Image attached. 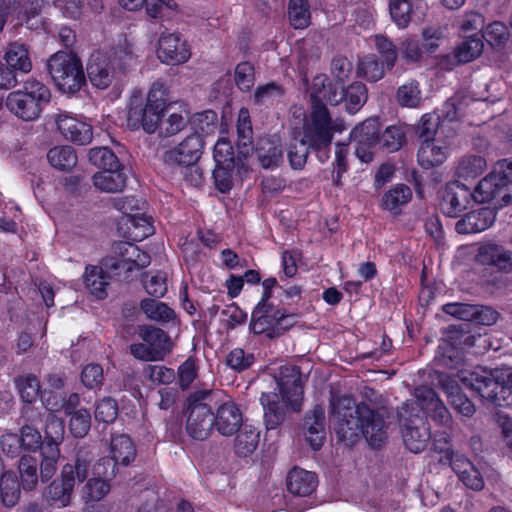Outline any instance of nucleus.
<instances>
[{"label": "nucleus", "mask_w": 512, "mask_h": 512, "mask_svg": "<svg viewBox=\"0 0 512 512\" xmlns=\"http://www.w3.org/2000/svg\"><path fill=\"white\" fill-rule=\"evenodd\" d=\"M335 431L341 441L354 443L359 434L373 448H379L387 439L386 411L373 410L367 404H355L348 396L335 397L330 401Z\"/></svg>", "instance_id": "f257e3e1"}, {"label": "nucleus", "mask_w": 512, "mask_h": 512, "mask_svg": "<svg viewBox=\"0 0 512 512\" xmlns=\"http://www.w3.org/2000/svg\"><path fill=\"white\" fill-rule=\"evenodd\" d=\"M281 398L276 393H263L260 397L264 409L267 429H275L285 419L286 408L297 409L303 395L300 369L295 365H284L275 377Z\"/></svg>", "instance_id": "f03ea898"}, {"label": "nucleus", "mask_w": 512, "mask_h": 512, "mask_svg": "<svg viewBox=\"0 0 512 512\" xmlns=\"http://www.w3.org/2000/svg\"><path fill=\"white\" fill-rule=\"evenodd\" d=\"M459 377L466 387L495 406H508L512 402V367L495 370L479 368L472 372H462Z\"/></svg>", "instance_id": "7ed1b4c3"}, {"label": "nucleus", "mask_w": 512, "mask_h": 512, "mask_svg": "<svg viewBox=\"0 0 512 512\" xmlns=\"http://www.w3.org/2000/svg\"><path fill=\"white\" fill-rule=\"evenodd\" d=\"M167 102L166 87L162 82H154L145 104L141 98L132 97L127 115L128 126L133 130L142 128L148 134L154 133L160 125Z\"/></svg>", "instance_id": "20e7f679"}, {"label": "nucleus", "mask_w": 512, "mask_h": 512, "mask_svg": "<svg viewBox=\"0 0 512 512\" xmlns=\"http://www.w3.org/2000/svg\"><path fill=\"white\" fill-rule=\"evenodd\" d=\"M93 459L94 454L88 447H79L73 461L63 466L61 479L49 485L48 499L57 507L68 506L76 482L81 483L87 479Z\"/></svg>", "instance_id": "39448f33"}, {"label": "nucleus", "mask_w": 512, "mask_h": 512, "mask_svg": "<svg viewBox=\"0 0 512 512\" xmlns=\"http://www.w3.org/2000/svg\"><path fill=\"white\" fill-rule=\"evenodd\" d=\"M50 98L49 88L31 78L23 83L21 89L9 93L5 104L8 110L19 119L33 121L40 116L43 105L47 104Z\"/></svg>", "instance_id": "423d86ee"}, {"label": "nucleus", "mask_w": 512, "mask_h": 512, "mask_svg": "<svg viewBox=\"0 0 512 512\" xmlns=\"http://www.w3.org/2000/svg\"><path fill=\"white\" fill-rule=\"evenodd\" d=\"M46 68L56 87L63 93L74 94L86 82L82 62L71 52L54 53L48 59Z\"/></svg>", "instance_id": "0eeeda50"}, {"label": "nucleus", "mask_w": 512, "mask_h": 512, "mask_svg": "<svg viewBox=\"0 0 512 512\" xmlns=\"http://www.w3.org/2000/svg\"><path fill=\"white\" fill-rule=\"evenodd\" d=\"M212 391L199 390L187 399V419L185 430L188 436L197 441L207 439L214 427V413L211 408Z\"/></svg>", "instance_id": "6e6552de"}, {"label": "nucleus", "mask_w": 512, "mask_h": 512, "mask_svg": "<svg viewBox=\"0 0 512 512\" xmlns=\"http://www.w3.org/2000/svg\"><path fill=\"white\" fill-rule=\"evenodd\" d=\"M343 130V122L333 120L327 107H316L304 121L302 138L311 149L321 150L330 146L335 132Z\"/></svg>", "instance_id": "1a4fd4ad"}, {"label": "nucleus", "mask_w": 512, "mask_h": 512, "mask_svg": "<svg viewBox=\"0 0 512 512\" xmlns=\"http://www.w3.org/2000/svg\"><path fill=\"white\" fill-rule=\"evenodd\" d=\"M417 405L405 402L398 410L399 423L403 444L412 453H420L426 449L431 440V432L424 417L415 414Z\"/></svg>", "instance_id": "9d476101"}, {"label": "nucleus", "mask_w": 512, "mask_h": 512, "mask_svg": "<svg viewBox=\"0 0 512 512\" xmlns=\"http://www.w3.org/2000/svg\"><path fill=\"white\" fill-rule=\"evenodd\" d=\"M294 318L293 314H286L271 301H259L251 314L250 329L254 334H281L293 325Z\"/></svg>", "instance_id": "9b49d317"}, {"label": "nucleus", "mask_w": 512, "mask_h": 512, "mask_svg": "<svg viewBox=\"0 0 512 512\" xmlns=\"http://www.w3.org/2000/svg\"><path fill=\"white\" fill-rule=\"evenodd\" d=\"M418 411L415 414L420 415V410L427 413L437 424L449 426L452 422V416L444 402L438 397L437 393L427 386H420L414 392Z\"/></svg>", "instance_id": "f8f14e48"}, {"label": "nucleus", "mask_w": 512, "mask_h": 512, "mask_svg": "<svg viewBox=\"0 0 512 512\" xmlns=\"http://www.w3.org/2000/svg\"><path fill=\"white\" fill-rule=\"evenodd\" d=\"M472 193L475 202H493L495 208L512 203L509 185L500 182L497 174L493 172L483 178Z\"/></svg>", "instance_id": "ddd939ff"}, {"label": "nucleus", "mask_w": 512, "mask_h": 512, "mask_svg": "<svg viewBox=\"0 0 512 512\" xmlns=\"http://www.w3.org/2000/svg\"><path fill=\"white\" fill-rule=\"evenodd\" d=\"M203 146L202 136L198 133L191 134L177 146L165 152L164 162L168 165H194L201 157Z\"/></svg>", "instance_id": "4468645a"}, {"label": "nucleus", "mask_w": 512, "mask_h": 512, "mask_svg": "<svg viewBox=\"0 0 512 512\" xmlns=\"http://www.w3.org/2000/svg\"><path fill=\"white\" fill-rule=\"evenodd\" d=\"M474 201L473 193L466 185L453 181L446 185L440 203L441 211L448 217L456 218Z\"/></svg>", "instance_id": "2eb2a0df"}, {"label": "nucleus", "mask_w": 512, "mask_h": 512, "mask_svg": "<svg viewBox=\"0 0 512 512\" xmlns=\"http://www.w3.org/2000/svg\"><path fill=\"white\" fill-rule=\"evenodd\" d=\"M465 372L459 371L456 376L439 373L438 382L451 406L464 417H472L476 411L473 402L461 391L458 380L462 382L459 375Z\"/></svg>", "instance_id": "dca6fc26"}, {"label": "nucleus", "mask_w": 512, "mask_h": 512, "mask_svg": "<svg viewBox=\"0 0 512 512\" xmlns=\"http://www.w3.org/2000/svg\"><path fill=\"white\" fill-rule=\"evenodd\" d=\"M344 89L332 83L326 74H318L313 78L310 100L311 108L336 106L343 101Z\"/></svg>", "instance_id": "f3484780"}, {"label": "nucleus", "mask_w": 512, "mask_h": 512, "mask_svg": "<svg viewBox=\"0 0 512 512\" xmlns=\"http://www.w3.org/2000/svg\"><path fill=\"white\" fill-rule=\"evenodd\" d=\"M157 53L162 62L171 65L185 63L191 55L179 33H162L158 41Z\"/></svg>", "instance_id": "a211bd4d"}, {"label": "nucleus", "mask_w": 512, "mask_h": 512, "mask_svg": "<svg viewBox=\"0 0 512 512\" xmlns=\"http://www.w3.org/2000/svg\"><path fill=\"white\" fill-rule=\"evenodd\" d=\"M86 70L91 84L98 89H106L119 75L113 61L101 52L90 56Z\"/></svg>", "instance_id": "6ab92c4d"}, {"label": "nucleus", "mask_w": 512, "mask_h": 512, "mask_svg": "<svg viewBox=\"0 0 512 512\" xmlns=\"http://www.w3.org/2000/svg\"><path fill=\"white\" fill-rule=\"evenodd\" d=\"M483 47L482 38L478 34L465 36L451 54L441 59V65L452 69L454 66L471 62L481 55Z\"/></svg>", "instance_id": "aec40b11"}, {"label": "nucleus", "mask_w": 512, "mask_h": 512, "mask_svg": "<svg viewBox=\"0 0 512 512\" xmlns=\"http://www.w3.org/2000/svg\"><path fill=\"white\" fill-rule=\"evenodd\" d=\"M56 124L64 138L73 143L86 145L92 139L91 126L67 113H59L56 117Z\"/></svg>", "instance_id": "412c9836"}, {"label": "nucleus", "mask_w": 512, "mask_h": 512, "mask_svg": "<svg viewBox=\"0 0 512 512\" xmlns=\"http://www.w3.org/2000/svg\"><path fill=\"white\" fill-rule=\"evenodd\" d=\"M244 424L242 412L233 402L221 404L214 414V427L223 436L234 435Z\"/></svg>", "instance_id": "4be33fe9"}, {"label": "nucleus", "mask_w": 512, "mask_h": 512, "mask_svg": "<svg viewBox=\"0 0 512 512\" xmlns=\"http://www.w3.org/2000/svg\"><path fill=\"white\" fill-rule=\"evenodd\" d=\"M496 213L493 209L483 207L467 213L456 222L455 229L459 234L480 233L488 229L495 221Z\"/></svg>", "instance_id": "5701e85b"}, {"label": "nucleus", "mask_w": 512, "mask_h": 512, "mask_svg": "<svg viewBox=\"0 0 512 512\" xmlns=\"http://www.w3.org/2000/svg\"><path fill=\"white\" fill-rule=\"evenodd\" d=\"M304 434L314 450L320 449L325 439V410L316 405L304 418Z\"/></svg>", "instance_id": "b1692460"}, {"label": "nucleus", "mask_w": 512, "mask_h": 512, "mask_svg": "<svg viewBox=\"0 0 512 512\" xmlns=\"http://www.w3.org/2000/svg\"><path fill=\"white\" fill-rule=\"evenodd\" d=\"M318 478L313 472L293 468L287 475V490L296 496H308L317 487Z\"/></svg>", "instance_id": "393cba45"}, {"label": "nucleus", "mask_w": 512, "mask_h": 512, "mask_svg": "<svg viewBox=\"0 0 512 512\" xmlns=\"http://www.w3.org/2000/svg\"><path fill=\"white\" fill-rule=\"evenodd\" d=\"M448 155V147L438 140L421 141L417 158L418 163L425 169L442 164Z\"/></svg>", "instance_id": "a878e982"}, {"label": "nucleus", "mask_w": 512, "mask_h": 512, "mask_svg": "<svg viewBox=\"0 0 512 512\" xmlns=\"http://www.w3.org/2000/svg\"><path fill=\"white\" fill-rule=\"evenodd\" d=\"M138 335L153 352L157 361L163 360L169 353V338L164 330L153 326H142L139 329Z\"/></svg>", "instance_id": "bb28decb"}, {"label": "nucleus", "mask_w": 512, "mask_h": 512, "mask_svg": "<svg viewBox=\"0 0 512 512\" xmlns=\"http://www.w3.org/2000/svg\"><path fill=\"white\" fill-rule=\"evenodd\" d=\"M126 180V175L121 166L101 170L93 176L94 186L100 191L108 193L122 191L126 186Z\"/></svg>", "instance_id": "cd10ccee"}, {"label": "nucleus", "mask_w": 512, "mask_h": 512, "mask_svg": "<svg viewBox=\"0 0 512 512\" xmlns=\"http://www.w3.org/2000/svg\"><path fill=\"white\" fill-rule=\"evenodd\" d=\"M256 155L263 168H275L283 159L282 146L278 140L261 139L256 146Z\"/></svg>", "instance_id": "c85d7f7f"}, {"label": "nucleus", "mask_w": 512, "mask_h": 512, "mask_svg": "<svg viewBox=\"0 0 512 512\" xmlns=\"http://www.w3.org/2000/svg\"><path fill=\"white\" fill-rule=\"evenodd\" d=\"M234 439L233 448L235 453L240 457L251 455L257 448L260 432L251 424H244L237 432Z\"/></svg>", "instance_id": "c756f323"}, {"label": "nucleus", "mask_w": 512, "mask_h": 512, "mask_svg": "<svg viewBox=\"0 0 512 512\" xmlns=\"http://www.w3.org/2000/svg\"><path fill=\"white\" fill-rule=\"evenodd\" d=\"M412 198L410 187L405 184H397L384 193L381 207L393 215H398L401 208L408 204Z\"/></svg>", "instance_id": "7c9ffc66"}, {"label": "nucleus", "mask_w": 512, "mask_h": 512, "mask_svg": "<svg viewBox=\"0 0 512 512\" xmlns=\"http://www.w3.org/2000/svg\"><path fill=\"white\" fill-rule=\"evenodd\" d=\"M386 65L383 64L376 54H367L359 59L356 73L358 77L364 78L368 82H377L381 80L386 72Z\"/></svg>", "instance_id": "2f4dec72"}, {"label": "nucleus", "mask_w": 512, "mask_h": 512, "mask_svg": "<svg viewBox=\"0 0 512 512\" xmlns=\"http://www.w3.org/2000/svg\"><path fill=\"white\" fill-rule=\"evenodd\" d=\"M351 138L357 144L373 147L379 145L380 123L377 118H368L351 132Z\"/></svg>", "instance_id": "473e14b6"}, {"label": "nucleus", "mask_w": 512, "mask_h": 512, "mask_svg": "<svg viewBox=\"0 0 512 512\" xmlns=\"http://www.w3.org/2000/svg\"><path fill=\"white\" fill-rule=\"evenodd\" d=\"M135 251L134 244L131 242L120 241L116 242L112 246V252L114 256H110L104 259V265L106 268L112 271H125L130 272L131 266L127 265L130 254Z\"/></svg>", "instance_id": "72a5a7b5"}, {"label": "nucleus", "mask_w": 512, "mask_h": 512, "mask_svg": "<svg viewBox=\"0 0 512 512\" xmlns=\"http://www.w3.org/2000/svg\"><path fill=\"white\" fill-rule=\"evenodd\" d=\"M4 58L7 65L14 70H18L23 73H28L31 71L32 62L28 49L23 44H10L7 47Z\"/></svg>", "instance_id": "f704fd0d"}, {"label": "nucleus", "mask_w": 512, "mask_h": 512, "mask_svg": "<svg viewBox=\"0 0 512 512\" xmlns=\"http://www.w3.org/2000/svg\"><path fill=\"white\" fill-rule=\"evenodd\" d=\"M84 282L89 292L98 299L106 297V286L108 285V275L101 267L87 266L84 273Z\"/></svg>", "instance_id": "c9c22d12"}, {"label": "nucleus", "mask_w": 512, "mask_h": 512, "mask_svg": "<svg viewBox=\"0 0 512 512\" xmlns=\"http://www.w3.org/2000/svg\"><path fill=\"white\" fill-rule=\"evenodd\" d=\"M111 456L119 464L126 466L135 459L136 451L133 442L127 435H117L111 440Z\"/></svg>", "instance_id": "e433bc0d"}, {"label": "nucleus", "mask_w": 512, "mask_h": 512, "mask_svg": "<svg viewBox=\"0 0 512 512\" xmlns=\"http://www.w3.org/2000/svg\"><path fill=\"white\" fill-rule=\"evenodd\" d=\"M51 166L58 170L69 171L77 164V155L71 146H56L47 153Z\"/></svg>", "instance_id": "4c0bfd02"}, {"label": "nucleus", "mask_w": 512, "mask_h": 512, "mask_svg": "<svg viewBox=\"0 0 512 512\" xmlns=\"http://www.w3.org/2000/svg\"><path fill=\"white\" fill-rule=\"evenodd\" d=\"M471 99L463 93H456L450 97L442 106L440 119L449 122L459 120L465 113Z\"/></svg>", "instance_id": "58836bf2"}, {"label": "nucleus", "mask_w": 512, "mask_h": 512, "mask_svg": "<svg viewBox=\"0 0 512 512\" xmlns=\"http://www.w3.org/2000/svg\"><path fill=\"white\" fill-rule=\"evenodd\" d=\"M368 99L367 88L362 82H353L344 89V98L346 110L350 114H355L366 103Z\"/></svg>", "instance_id": "ea45409f"}, {"label": "nucleus", "mask_w": 512, "mask_h": 512, "mask_svg": "<svg viewBox=\"0 0 512 512\" xmlns=\"http://www.w3.org/2000/svg\"><path fill=\"white\" fill-rule=\"evenodd\" d=\"M307 0H289L288 19L295 29H304L309 26L311 14Z\"/></svg>", "instance_id": "a19ab883"}, {"label": "nucleus", "mask_w": 512, "mask_h": 512, "mask_svg": "<svg viewBox=\"0 0 512 512\" xmlns=\"http://www.w3.org/2000/svg\"><path fill=\"white\" fill-rule=\"evenodd\" d=\"M487 167L486 160L482 156L468 155L461 158L457 166V175L461 178H476Z\"/></svg>", "instance_id": "79ce46f5"}, {"label": "nucleus", "mask_w": 512, "mask_h": 512, "mask_svg": "<svg viewBox=\"0 0 512 512\" xmlns=\"http://www.w3.org/2000/svg\"><path fill=\"white\" fill-rule=\"evenodd\" d=\"M140 308L149 319L154 321L167 322L174 317V311L170 307L155 299H143Z\"/></svg>", "instance_id": "37998d69"}, {"label": "nucleus", "mask_w": 512, "mask_h": 512, "mask_svg": "<svg viewBox=\"0 0 512 512\" xmlns=\"http://www.w3.org/2000/svg\"><path fill=\"white\" fill-rule=\"evenodd\" d=\"M284 96V88L274 82L258 86L252 96L253 103L268 106L279 101Z\"/></svg>", "instance_id": "c03bdc74"}, {"label": "nucleus", "mask_w": 512, "mask_h": 512, "mask_svg": "<svg viewBox=\"0 0 512 512\" xmlns=\"http://www.w3.org/2000/svg\"><path fill=\"white\" fill-rule=\"evenodd\" d=\"M21 399L26 403H33L40 393V382L33 374L19 376L15 380Z\"/></svg>", "instance_id": "a18cd8bd"}, {"label": "nucleus", "mask_w": 512, "mask_h": 512, "mask_svg": "<svg viewBox=\"0 0 512 512\" xmlns=\"http://www.w3.org/2000/svg\"><path fill=\"white\" fill-rule=\"evenodd\" d=\"M374 46L382 58L380 61L386 65L387 70H391L398 58L396 45L385 35L377 34L374 36Z\"/></svg>", "instance_id": "49530a36"}, {"label": "nucleus", "mask_w": 512, "mask_h": 512, "mask_svg": "<svg viewBox=\"0 0 512 512\" xmlns=\"http://www.w3.org/2000/svg\"><path fill=\"white\" fill-rule=\"evenodd\" d=\"M128 223V237L132 241H142L154 234L151 218L144 213L128 220Z\"/></svg>", "instance_id": "de8ad7c7"}, {"label": "nucleus", "mask_w": 512, "mask_h": 512, "mask_svg": "<svg viewBox=\"0 0 512 512\" xmlns=\"http://www.w3.org/2000/svg\"><path fill=\"white\" fill-rule=\"evenodd\" d=\"M38 462L32 456H22L19 461L21 485L25 490H32L38 483Z\"/></svg>", "instance_id": "09e8293b"}, {"label": "nucleus", "mask_w": 512, "mask_h": 512, "mask_svg": "<svg viewBox=\"0 0 512 512\" xmlns=\"http://www.w3.org/2000/svg\"><path fill=\"white\" fill-rule=\"evenodd\" d=\"M397 101L403 107L415 108L421 103V91L417 81L410 80L397 90Z\"/></svg>", "instance_id": "8fccbe9b"}, {"label": "nucleus", "mask_w": 512, "mask_h": 512, "mask_svg": "<svg viewBox=\"0 0 512 512\" xmlns=\"http://www.w3.org/2000/svg\"><path fill=\"white\" fill-rule=\"evenodd\" d=\"M88 159L91 164L101 170L121 166L117 156L107 147L91 148L88 152Z\"/></svg>", "instance_id": "3c124183"}, {"label": "nucleus", "mask_w": 512, "mask_h": 512, "mask_svg": "<svg viewBox=\"0 0 512 512\" xmlns=\"http://www.w3.org/2000/svg\"><path fill=\"white\" fill-rule=\"evenodd\" d=\"M0 482L2 502L8 507L14 506L20 497V484L16 475L6 473Z\"/></svg>", "instance_id": "603ef678"}, {"label": "nucleus", "mask_w": 512, "mask_h": 512, "mask_svg": "<svg viewBox=\"0 0 512 512\" xmlns=\"http://www.w3.org/2000/svg\"><path fill=\"white\" fill-rule=\"evenodd\" d=\"M406 135L399 126H389L380 135L379 146L387 152H395L401 148L405 142Z\"/></svg>", "instance_id": "864d4df0"}, {"label": "nucleus", "mask_w": 512, "mask_h": 512, "mask_svg": "<svg viewBox=\"0 0 512 512\" xmlns=\"http://www.w3.org/2000/svg\"><path fill=\"white\" fill-rule=\"evenodd\" d=\"M69 421L70 432L76 438H83L86 436L91 427V414L88 409L81 408L70 414Z\"/></svg>", "instance_id": "5fc2aeb1"}, {"label": "nucleus", "mask_w": 512, "mask_h": 512, "mask_svg": "<svg viewBox=\"0 0 512 512\" xmlns=\"http://www.w3.org/2000/svg\"><path fill=\"white\" fill-rule=\"evenodd\" d=\"M166 273L158 271L155 273H146L142 282L146 292L156 298L163 297L167 292Z\"/></svg>", "instance_id": "6e6d98bb"}, {"label": "nucleus", "mask_w": 512, "mask_h": 512, "mask_svg": "<svg viewBox=\"0 0 512 512\" xmlns=\"http://www.w3.org/2000/svg\"><path fill=\"white\" fill-rule=\"evenodd\" d=\"M109 491L110 484L108 480L98 476L87 481L83 487V497L87 502L100 501L108 494Z\"/></svg>", "instance_id": "4d7b16f0"}, {"label": "nucleus", "mask_w": 512, "mask_h": 512, "mask_svg": "<svg viewBox=\"0 0 512 512\" xmlns=\"http://www.w3.org/2000/svg\"><path fill=\"white\" fill-rule=\"evenodd\" d=\"M45 435L47 439L46 448L50 445H56L62 441L64 435L63 420L54 413H49L45 420Z\"/></svg>", "instance_id": "13d9d810"}, {"label": "nucleus", "mask_w": 512, "mask_h": 512, "mask_svg": "<svg viewBox=\"0 0 512 512\" xmlns=\"http://www.w3.org/2000/svg\"><path fill=\"white\" fill-rule=\"evenodd\" d=\"M107 57L113 61V65L116 66L118 74L124 73L135 62L133 49L131 45L127 43L119 45L113 50L111 55Z\"/></svg>", "instance_id": "bf43d9fd"}, {"label": "nucleus", "mask_w": 512, "mask_h": 512, "mask_svg": "<svg viewBox=\"0 0 512 512\" xmlns=\"http://www.w3.org/2000/svg\"><path fill=\"white\" fill-rule=\"evenodd\" d=\"M390 15L394 23L401 29L411 21V4L408 0H390Z\"/></svg>", "instance_id": "052dcab7"}, {"label": "nucleus", "mask_w": 512, "mask_h": 512, "mask_svg": "<svg viewBox=\"0 0 512 512\" xmlns=\"http://www.w3.org/2000/svg\"><path fill=\"white\" fill-rule=\"evenodd\" d=\"M311 149L305 139L293 140L288 147L287 156L293 169H302L306 163L308 151Z\"/></svg>", "instance_id": "680f3d73"}, {"label": "nucleus", "mask_w": 512, "mask_h": 512, "mask_svg": "<svg viewBox=\"0 0 512 512\" xmlns=\"http://www.w3.org/2000/svg\"><path fill=\"white\" fill-rule=\"evenodd\" d=\"M114 207L126 215L128 220H130L144 213V210L146 209V202L141 199H137L134 196H127L115 200Z\"/></svg>", "instance_id": "e2e57ef3"}, {"label": "nucleus", "mask_w": 512, "mask_h": 512, "mask_svg": "<svg viewBox=\"0 0 512 512\" xmlns=\"http://www.w3.org/2000/svg\"><path fill=\"white\" fill-rule=\"evenodd\" d=\"M437 359L441 365L449 369H457L463 361V355L459 349L445 342L439 347Z\"/></svg>", "instance_id": "0e129e2a"}, {"label": "nucleus", "mask_w": 512, "mask_h": 512, "mask_svg": "<svg viewBox=\"0 0 512 512\" xmlns=\"http://www.w3.org/2000/svg\"><path fill=\"white\" fill-rule=\"evenodd\" d=\"M143 373L154 384H170L175 379L174 370L163 365H147Z\"/></svg>", "instance_id": "69168bd1"}, {"label": "nucleus", "mask_w": 512, "mask_h": 512, "mask_svg": "<svg viewBox=\"0 0 512 512\" xmlns=\"http://www.w3.org/2000/svg\"><path fill=\"white\" fill-rule=\"evenodd\" d=\"M234 80L241 91H249L253 87L255 81L253 65L249 62L239 63L235 68Z\"/></svg>", "instance_id": "338daca9"}, {"label": "nucleus", "mask_w": 512, "mask_h": 512, "mask_svg": "<svg viewBox=\"0 0 512 512\" xmlns=\"http://www.w3.org/2000/svg\"><path fill=\"white\" fill-rule=\"evenodd\" d=\"M118 415V406L114 399L105 397L96 403L95 419L103 423H112Z\"/></svg>", "instance_id": "774afa93"}]
</instances>
